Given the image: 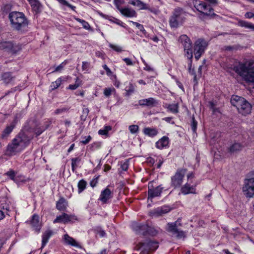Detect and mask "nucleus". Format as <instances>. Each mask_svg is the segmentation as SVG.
Wrapping results in <instances>:
<instances>
[{
	"label": "nucleus",
	"instance_id": "obj_1",
	"mask_svg": "<svg viewBox=\"0 0 254 254\" xmlns=\"http://www.w3.org/2000/svg\"><path fill=\"white\" fill-rule=\"evenodd\" d=\"M32 135H29L26 132L22 131L14 138L12 143L8 144L6 150V155L13 156L20 152L29 143L32 138Z\"/></svg>",
	"mask_w": 254,
	"mask_h": 254
},
{
	"label": "nucleus",
	"instance_id": "obj_2",
	"mask_svg": "<svg viewBox=\"0 0 254 254\" xmlns=\"http://www.w3.org/2000/svg\"><path fill=\"white\" fill-rule=\"evenodd\" d=\"M8 18L11 27L17 31H24L28 27L29 21L23 12L12 11L9 13Z\"/></svg>",
	"mask_w": 254,
	"mask_h": 254
},
{
	"label": "nucleus",
	"instance_id": "obj_3",
	"mask_svg": "<svg viewBox=\"0 0 254 254\" xmlns=\"http://www.w3.org/2000/svg\"><path fill=\"white\" fill-rule=\"evenodd\" d=\"M233 70L246 82L254 83V68L249 67L247 63H239Z\"/></svg>",
	"mask_w": 254,
	"mask_h": 254
},
{
	"label": "nucleus",
	"instance_id": "obj_4",
	"mask_svg": "<svg viewBox=\"0 0 254 254\" xmlns=\"http://www.w3.org/2000/svg\"><path fill=\"white\" fill-rule=\"evenodd\" d=\"M232 105L236 107L239 113L246 116L251 112V105L244 98L237 95L232 96Z\"/></svg>",
	"mask_w": 254,
	"mask_h": 254
},
{
	"label": "nucleus",
	"instance_id": "obj_5",
	"mask_svg": "<svg viewBox=\"0 0 254 254\" xmlns=\"http://www.w3.org/2000/svg\"><path fill=\"white\" fill-rule=\"evenodd\" d=\"M186 16V12L183 8L180 7L175 8L169 19L170 26L173 28H177L184 22Z\"/></svg>",
	"mask_w": 254,
	"mask_h": 254
},
{
	"label": "nucleus",
	"instance_id": "obj_6",
	"mask_svg": "<svg viewBox=\"0 0 254 254\" xmlns=\"http://www.w3.org/2000/svg\"><path fill=\"white\" fill-rule=\"evenodd\" d=\"M192 4L194 7L199 12L206 16H214V9L210 4H208L203 0H193Z\"/></svg>",
	"mask_w": 254,
	"mask_h": 254
},
{
	"label": "nucleus",
	"instance_id": "obj_7",
	"mask_svg": "<svg viewBox=\"0 0 254 254\" xmlns=\"http://www.w3.org/2000/svg\"><path fill=\"white\" fill-rule=\"evenodd\" d=\"M179 42L184 48L185 55L189 60L192 58V44L190 39L186 35H181L179 39Z\"/></svg>",
	"mask_w": 254,
	"mask_h": 254
},
{
	"label": "nucleus",
	"instance_id": "obj_8",
	"mask_svg": "<svg viewBox=\"0 0 254 254\" xmlns=\"http://www.w3.org/2000/svg\"><path fill=\"white\" fill-rule=\"evenodd\" d=\"M186 172V169H178L175 174L171 177V186L174 188L180 187L183 183Z\"/></svg>",
	"mask_w": 254,
	"mask_h": 254
},
{
	"label": "nucleus",
	"instance_id": "obj_9",
	"mask_svg": "<svg viewBox=\"0 0 254 254\" xmlns=\"http://www.w3.org/2000/svg\"><path fill=\"white\" fill-rule=\"evenodd\" d=\"M137 247L139 249H142L144 253L148 254L150 251H155L158 247V243L150 240H146L144 242H140Z\"/></svg>",
	"mask_w": 254,
	"mask_h": 254
},
{
	"label": "nucleus",
	"instance_id": "obj_10",
	"mask_svg": "<svg viewBox=\"0 0 254 254\" xmlns=\"http://www.w3.org/2000/svg\"><path fill=\"white\" fill-rule=\"evenodd\" d=\"M207 46V44L203 39H198L195 42L194 47V54L196 60L200 58Z\"/></svg>",
	"mask_w": 254,
	"mask_h": 254
},
{
	"label": "nucleus",
	"instance_id": "obj_11",
	"mask_svg": "<svg viewBox=\"0 0 254 254\" xmlns=\"http://www.w3.org/2000/svg\"><path fill=\"white\" fill-rule=\"evenodd\" d=\"M243 190L247 197L254 196V178L245 180Z\"/></svg>",
	"mask_w": 254,
	"mask_h": 254
},
{
	"label": "nucleus",
	"instance_id": "obj_12",
	"mask_svg": "<svg viewBox=\"0 0 254 254\" xmlns=\"http://www.w3.org/2000/svg\"><path fill=\"white\" fill-rule=\"evenodd\" d=\"M168 226L167 231L171 233L173 235L178 238H182L185 237V233L178 228L177 221L172 223H168Z\"/></svg>",
	"mask_w": 254,
	"mask_h": 254
},
{
	"label": "nucleus",
	"instance_id": "obj_13",
	"mask_svg": "<svg viewBox=\"0 0 254 254\" xmlns=\"http://www.w3.org/2000/svg\"><path fill=\"white\" fill-rule=\"evenodd\" d=\"M163 188L161 186H158L154 187L152 183H149L148 185V199H151L154 197H157L160 195Z\"/></svg>",
	"mask_w": 254,
	"mask_h": 254
},
{
	"label": "nucleus",
	"instance_id": "obj_14",
	"mask_svg": "<svg viewBox=\"0 0 254 254\" xmlns=\"http://www.w3.org/2000/svg\"><path fill=\"white\" fill-rule=\"evenodd\" d=\"M76 218L74 215H68L65 213H63L61 215H59L56 217L54 220V223H67L70 222H73V220H76Z\"/></svg>",
	"mask_w": 254,
	"mask_h": 254
},
{
	"label": "nucleus",
	"instance_id": "obj_15",
	"mask_svg": "<svg viewBox=\"0 0 254 254\" xmlns=\"http://www.w3.org/2000/svg\"><path fill=\"white\" fill-rule=\"evenodd\" d=\"M138 103L142 106L152 107L156 106L158 104V101L154 98H149L140 100Z\"/></svg>",
	"mask_w": 254,
	"mask_h": 254
},
{
	"label": "nucleus",
	"instance_id": "obj_16",
	"mask_svg": "<svg viewBox=\"0 0 254 254\" xmlns=\"http://www.w3.org/2000/svg\"><path fill=\"white\" fill-rule=\"evenodd\" d=\"M196 185L191 186L189 183H186L183 186L181 189L182 193L184 195H187L189 193H195V187Z\"/></svg>",
	"mask_w": 254,
	"mask_h": 254
},
{
	"label": "nucleus",
	"instance_id": "obj_17",
	"mask_svg": "<svg viewBox=\"0 0 254 254\" xmlns=\"http://www.w3.org/2000/svg\"><path fill=\"white\" fill-rule=\"evenodd\" d=\"M129 3L134 6H137L140 10L147 9L151 12H155V11L152 9L150 8L148 6L147 4L144 3L140 0H131L129 1Z\"/></svg>",
	"mask_w": 254,
	"mask_h": 254
},
{
	"label": "nucleus",
	"instance_id": "obj_18",
	"mask_svg": "<svg viewBox=\"0 0 254 254\" xmlns=\"http://www.w3.org/2000/svg\"><path fill=\"white\" fill-rule=\"evenodd\" d=\"M131 228L136 233L142 234V232L147 228V225L134 222L131 224Z\"/></svg>",
	"mask_w": 254,
	"mask_h": 254
},
{
	"label": "nucleus",
	"instance_id": "obj_19",
	"mask_svg": "<svg viewBox=\"0 0 254 254\" xmlns=\"http://www.w3.org/2000/svg\"><path fill=\"white\" fill-rule=\"evenodd\" d=\"M112 192L108 188L103 190L100 196V200L104 203H106L107 200L112 197Z\"/></svg>",
	"mask_w": 254,
	"mask_h": 254
},
{
	"label": "nucleus",
	"instance_id": "obj_20",
	"mask_svg": "<svg viewBox=\"0 0 254 254\" xmlns=\"http://www.w3.org/2000/svg\"><path fill=\"white\" fill-rule=\"evenodd\" d=\"M169 142V137L166 136H164L156 142V147L160 149H163L168 145Z\"/></svg>",
	"mask_w": 254,
	"mask_h": 254
},
{
	"label": "nucleus",
	"instance_id": "obj_21",
	"mask_svg": "<svg viewBox=\"0 0 254 254\" xmlns=\"http://www.w3.org/2000/svg\"><path fill=\"white\" fill-rule=\"evenodd\" d=\"M30 223L35 231L39 233L41 229V226L39 224V216L38 215L34 214L32 216Z\"/></svg>",
	"mask_w": 254,
	"mask_h": 254
},
{
	"label": "nucleus",
	"instance_id": "obj_22",
	"mask_svg": "<svg viewBox=\"0 0 254 254\" xmlns=\"http://www.w3.org/2000/svg\"><path fill=\"white\" fill-rule=\"evenodd\" d=\"M120 11L122 14L127 17H136L137 15L136 12L134 10L129 8H123L121 9Z\"/></svg>",
	"mask_w": 254,
	"mask_h": 254
},
{
	"label": "nucleus",
	"instance_id": "obj_23",
	"mask_svg": "<svg viewBox=\"0 0 254 254\" xmlns=\"http://www.w3.org/2000/svg\"><path fill=\"white\" fill-rule=\"evenodd\" d=\"M64 240L65 243L67 245H69L76 248H82L81 246L79 245L73 238L70 237L68 234H65L64 235Z\"/></svg>",
	"mask_w": 254,
	"mask_h": 254
},
{
	"label": "nucleus",
	"instance_id": "obj_24",
	"mask_svg": "<svg viewBox=\"0 0 254 254\" xmlns=\"http://www.w3.org/2000/svg\"><path fill=\"white\" fill-rule=\"evenodd\" d=\"M143 132L145 135L151 137L155 136L158 133V131L157 129L149 127L144 128Z\"/></svg>",
	"mask_w": 254,
	"mask_h": 254
},
{
	"label": "nucleus",
	"instance_id": "obj_25",
	"mask_svg": "<svg viewBox=\"0 0 254 254\" xmlns=\"http://www.w3.org/2000/svg\"><path fill=\"white\" fill-rule=\"evenodd\" d=\"M53 234V232L51 230H48L45 232L42 236V247L41 249L43 248L46 244L48 243L49 239Z\"/></svg>",
	"mask_w": 254,
	"mask_h": 254
},
{
	"label": "nucleus",
	"instance_id": "obj_26",
	"mask_svg": "<svg viewBox=\"0 0 254 254\" xmlns=\"http://www.w3.org/2000/svg\"><path fill=\"white\" fill-rule=\"evenodd\" d=\"M13 78V77L12 76L10 72H4L1 75V80L6 84L10 83Z\"/></svg>",
	"mask_w": 254,
	"mask_h": 254
},
{
	"label": "nucleus",
	"instance_id": "obj_27",
	"mask_svg": "<svg viewBox=\"0 0 254 254\" xmlns=\"http://www.w3.org/2000/svg\"><path fill=\"white\" fill-rule=\"evenodd\" d=\"M29 3L33 11L36 13L40 12L41 4L38 0H32Z\"/></svg>",
	"mask_w": 254,
	"mask_h": 254
},
{
	"label": "nucleus",
	"instance_id": "obj_28",
	"mask_svg": "<svg viewBox=\"0 0 254 254\" xmlns=\"http://www.w3.org/2000/svg\"><path fill=\"white\" fill-rule=\"evenodd\" d=\"M243 146L240 143H235L229 148V151L231 153H236L242 149Z\"/></svg>",
	"mask_w": 254,
	"mask_h": 254
},
{
	"label": "nucleus",
	"instance_id": "obj_29",
	"mask_svg": "<svg viewBox=\"0 0 254 254\" xmlns=\"http://www.w3.org/2000/svg\"><path fill=\"white\" fill-rule=\"evenodd\" d=\"M238 25L241 27L249 28L254 31V24L250 22L240 20L238 21Z\"/></svg>",
	"mask_w": 254,
	"mask_h": 254
},
{
	"label": "nucleus",
	"instance_id": "obj_30",
	"mask_svg": "<svg viewBox=\"0 0 254 254\" xmlns=\"http://www.w3.org/2000/svg\"><path fill=\"white\" fill-rule=\"evenodd\" d=\"M164 107L167 108L168 110L173 113L176 114L178 113L179 106L177 104H165Z\"/></svg>",
	"mask_w": 254,
	"mask_h": 254
},
{
	"label": "nucleus",
	"instance_id": "obj_31",
	"mask_svg": "<svg viewBox=\"0 0 254 254\" xmlns=\"http://www.w3.org/2000/svg\"><path fill=\"white\" fill-rule=\"evenodd\" d=\"M158 232V231L157 230H156L154 228L152 227H149L147 225V228L146 229V230H144L142 232V235H145L147 234L152 235V236H155L156 235Z\"/></svg>",
	"mask_w": 254,
	"mask_h": 254
},
{
	"label": "nucleus",
	"instance_id": "obj_32",
	"mask_svg": "<svg viewBox=\"0 0 254 254\" xmlns=\"http://www.w3.org/2000/svg\"><path fill=\"white\" fill-rule=\"evenodd\" d=\"M12 47V44L9 41H1L0 42V49L9 51Z\"/></svg>",
	"mask_w": 254,
	"mask_h": 254
},
{
	"label": "nucleus",
	"instance_id": "obj_33",
	"mask_svg": "<svg viewBox=\"0 0 254 254\" xmlns=\"http://www.w3.org/2000/svg\"><path fill=\"white\" fill-rule=\"evenodd\" d=\"M56 207L59 210H64L66 207V204L65 199L63 198H61L57 202Z\"/></svg>",
	"mask_w": 254,
	"mask_h": 254
},
{
	"label": "nucleus",
	"instance_id": "obj_34",
	"mask_svg": "<svg viewBox=\"0 0 254 254\" xmlns=\"http://www.w3.org/2000/svg\"><path fill=\"white\" fill-rule=\"evenodd\" d=\"M71 170L74 172L78 166V164L81 161L80 157L73 158L71 159Z\"/></svg>",
	"mask_w": 254,
	"mask_h": 254
},
{
	"label": "nucleus",
	"instance_id": "obj_35",
	"mask_svg": "<svg viewBox=\"0 0 254 254\" xmlns=\"http://www.w3.org/2000/svg\"><path fill=\"white\" fill-rule=\"evenodd\" d=\"M14 126L15 125L13 124H11L9 126L7 127L3 131L2 134V137H6L8 135H9L12 131L14 127Z\"/></svg>",
	"mask_w": 254,
	"mask_h": 254
},
{
	"label": "nucleus",
	"instance_id": "obj_36",
	"mask_svg": "<svg viewBox=\"0 0 254 254\" xmlns=\"http://www.w3.org/2000/svg\"><path fill=\"white\" fill-rule=\"evenodd\" d=\"M169 209L164 207L158 208L154 210V214L156 216H160L169 212Z\"/></svg>",
	"mask_w": 254,
	"mask_h": 254
},
{
	"label": "nucleus",
	"instance_id": "obj_37",
	"mask_svg": "<svg viewBox=\"0 0 254 254\" xmlns=\"http://www.w3.org/2000/svg\"><path fill=\"white\" fill-rule=\"evenodd\" d=\"M112 129V127L110 126H106L103 129H101L98 131L100 135L108 136V132Z\"/></svg>",
	"mask_w": 254,
	"mask_h": 254
},
{
	"label": "nucleus",
	"instance_id": "obj_38",
	"mask_svg": "<svg viewBox=\"0 0 254 254\" xmlns=\"http://www.w3.org/2000/svg\"><path fill=\"white\" fill-rule=\"evenodd\" d=\"M87 183L84 180H80L78 183V192L81 193L85 188Z\"/></svg>",
	"mask_w": 254,
	"mask_h": 254
},
{
	"label": "nucleus",
	"instance_id": "obj_39",
	"mask_svg": "<svg viewBox=\"0 0 254 254\" xmlns=\"http://www.w3.org/2000/svg\"><path fill=\"white\" fill-rule=\"evenodd\" d=\"M62 83V78L61 77H60L58 78L55 82H53L50 86V87L52 90H55L57 88H58Z\"/></svg>",
	"mask_w": 254,
	"mask_h": 254
},
{
	"label": "nucleus",
	"instance_id": "obj_40",
	"mask_svg": "<svg viewBox=\"0 0 254 254\" xmlns=\"http://www.w3.org/2000/svg\"><path fill=\"white\" fill-rule=\"evenodd\" d=\"M67 61L65 60L62 63H61L59 65L57 66L54 70H53L52 72H61L63 70L65 66V65L67 64Z\"/></svg>",
	"mask_w": 254,
	"mask_h": 254
},
{
	"label": "nucleus",
	"instance_id": "obj_41",
	"mask_svg": "<svg viewBox=\"0 0 254 254\" xmlns=\"http://www.w3.org/2000/svg\"><path fill=\"white\" fill-rule=\"evenodd\" d=\"M6 175H7L9 178L11 180H13L14 182H17L18 180L17 179V178H16V173L12 170H10L7 172L5 173Z\"/></svg>",
	"mask_w": 254,
	"mask_h": 254
},
{
	"label": "nucleus",
	"instance_id": "obj_42",
	"mask_svg": "<svg viewBox=\"0 0 254 254\" xmlns=\"http://www.w3.org/2000/svg\"><path fill=\"white\" fill-rule=\"evenodd\" d=\"M75 19L79 22V23H81L83 27L86 29V30H89L90 29V26L89 25V23L85 21L84 20L81 19L79 18H75Z\"/></svg>",
	"mask_w": 254,
	"mask_h": 254
},
{
	"label": "nucleus",
	"instance_id": "obj_43",
	"mask_svg": "<svg viewBox=\"0 0 254 254\" xmlns=\"http://www.w3.org/2000/svg\"><path fill=\"white\" fill-rule=\"evenodd\" d=\"M130 132L132 134L136 133L139 130V127L137 125H130L128 127Z\"/></svg>",
	"mask_w": 254,
	"mask_h": 254
},
{
	"label": "nucleus",
	"instance_id": "obj_44",
	"mask_svg": "<svg viewBox=\"0 0 254 254\" xmlns=\"http://www.w3.org/2000/svg\"><path fill=\"white\" fill-rule=\"evenodd\" d=\"M114 3L118 10L120 11L121 9L123 8L121 6L125 3V1L124 0H114Z\"/></svg>",
	"mask_w": 254,
	"mask_h": 254
},
{
	"label": "nucleus",
	"instance_id": "obj_45",
	"mask_svg": "<svg viewBox=\"0 0 254 254\" xmlns=\"http://www.w3.org/2000/svg\"><path fill=\"white\" fill-rule=\"evenodd\" d=\"M89 110L87 108H84L82 111V114L80 116L81 120L85 121L89 114Z\"/></svg>",
	"mask_w": 254,
	"mask_h": 254
},
{
	"label": "nucleus",
	"instance_id": "obj_46",
	"mask_svg": "<svg viewBox=\"0 0 254 254\" xmlns=\"http://www.w3.org/2000/svg\"><path fill=\"white\" fill-rule=\"evenodd\" d=\"M197 122L193 117L192 118V122L191 123V127L193 132H195L197 128Z\"/></svg>",
	"mask_w": 254,
	"mask_h": 254
},
{
	"label": "nucleus",
	"instance_id": "obj_47",
	"mask_svg": "<svg viewBox=\"0 0 254 254\" xmlns=\"http://www.w3.org/2000/svg\"><path fill=\"white\" fill-rule=\"evenodd\" d=\"M109 20L110 21H111L113 23H115L119 25H120L122 27H124L123 22L117 18L112 17V18L109 19Z\"/></svg>",
	"mask_w": 254,
	"mask_h": 254
},
{
	"label": "nucleus",
	"instance_id": "obj_48",
	"mask_svg": "<svg viewBox=\"0 0 254 254\" xmlns=\"http://www.w3.org/2000/svg\"><path fill=\"white\" fill-rule=\"evenodd\" d=\"M68 108L67 107H63L62 108L57 109L55 111V114H60L66 112L68 110Z\"/></svg>",
	"mask_w": 254,
	"mask_h": 254
},
{
	"label": "nucleus",
	"instance_id": "obj_49",
	"mask_svg": "<svg viewBox=\"0 0 254 254\" xmlns=\"http://www.w3.org/2000/svg\"><path fill=\"white\" fill-rule=\"evenodd\" d=\"M126 91L128 95H130L134 91V87L131 84H129V86L126 88Z\"/></svg>",
	"mask_w": 254,
	"mask_h": 254
},
{
	"label": "nucleus",
	"instance_id": "obj_50",
	"mask_svg": "<svg viewBox=\"0 0 254 254\" xmlns=\"http://www.w3.org/2000/svg\"><path fill=\"white\" fill-rule=\"evenodd\" d=\"M112 91V89L110 88H105L104 91V95L107 97H109L111 95Z\"/></svg>",
	"mask_w": 254,
	"mask_h": 254
},
{
	"label": "nucleus",
	"instance_id": "obj_51",
	"mask_svg": "<svg viewBox=\"0 0 254 254\" xmlns=\"http://www.w3.org/2000/svg\"><path fill=\"white\" fill-rule=\"evenodd\" d=\"M110 47L118 52H120L122 51L121 47H120V46H117V45H115L110 44Z\"/></svg>",
	"mask_w": 254,
	"mask_h": 254
},
{
	"label": "nucleus",
	"instance_id": "obj_52",
	"mask_svg": "<svg viewBox=\"0 0 254 254\" xmlns=\"http://www.w3.org/2000/svg\"><path fill=\"white\" fill-rule=\"evenodd\" d=\"M60 3H61L63 5H66L69 7H70L71 8H73L74 7L69 3H68L65 0H57Z\"/></svg>",
	"mask_w": 254,
	"mask_h": 254
},
{
	"label": "nucleus",
	"instance_id": "obj_53",
	"mask_svg": "<svg viewBox=\"0 0 254 254\" xmlns=\"http://www.w3.org/2000/svg\"><path fill=\"white\" fill-rule=\"evenodd\" d=\"M44 130H45V129L43 128H41L39 127V128H36L34 130V132H35V134L36 135V136H38L40 134H41Z\"/></svg>",
	"mask_w": 254,
	"mask_h": 254
},
{
	"label": "nucleus",
	"instance_id": "obj_54",
	"mask_svg": "<svg viewBox=\"0 0 254 254\" xmlns=\"http://www.w3.org/2000/svg\"><path fill=\"white\" fill-rule=\"evenodd\" d=\"M103 68L106 70V74L108 75V76H110L112 74V72L111 71V70H110V69L108 67V66L106 65V64H104L103 65Z\"/></svg>",
	"mask_w": 254,
	"mask_h": 254
},
{
	"label": "nucleus",
	"instance_id": "obj_55",
	"mask_svg": "<svg viewBox=\"0 0 254 254\" xmlns=\"http://www.w3.org/2000/svg\"><path fill=\"white\" fill-rule=\"evenodd\" d=\"M128 167V162L126 161L121 165V168L123 171H127Z\"/></svg>",
	"mask_w": 254,
	"mask_h": 254
},
{
	"label": "nucleus",
	"instance_id": "obj_56",
	"mask_svg": "<svg viewBox=\"0 0 254 254\" xmlns=\"http://www.w3.org/2000/svg\"><path fill=\"white\" fill-rule=\"evenodd\" d=\"M85 139L84 140H82L81 141V142L83 144H87L91 139V137L90 135H88L86 138L85 137Z\"/></svg>",
	"mask_w": 254,
	"mask_h": 254
},
{
	"label": "nucleus",
	"instance_id": "obj_57",
	"mask_svg": "<svg viewBox=\"0 0 254 254\" xmlns=\"http://www.w3.org/2000/svg\"><path fill=\"white\" fill-rule=\"evenodd\" d=\"M245 16L247 18H254V13L252 12H247L245 13Z\"/></svg>",
	"mask_w": 254,
	"mask_h": 254
},
{
	"label": "nucleus",
	"instance_id": "obj_58",
	"mask_svg": "<svg viewBox=\"0 0 254 254\" xmlns=\"http://www.w3.org/2000/svg\"><path fill=\"white\" fill-rule=\"evenodd\" d=\"M89 63L87 62H82V69L83 70H86L89 66Z\"/></svg>",
	"mask_w": 254,
	"mask_h": 254
},
{
	"label": "nucleus",
	"instance_id": "obj_59",
	"mask_svg": "<svg viewBox=\"0 0 254 254\" xmlns=\"http://www.w3.org/2000/svg\"><path fill=\"white\" fill-rule=\"evenodd\" d=\"M16 178H17V179L18 180L17 182H15L16 183H18L20 182H25L26 181V180H25L24 177L22 176H17Z\"/></svg>",
	"mask_w": 254,
	"mask_h": 254
},
{
	"label": "nucleus",
	"instance_id": "obj_60",
	"mask_svg": "<svg viewBox=\"0 0 254 254\" xmlns=\"http://www.w3.org/2000/svg\"><path fill=\"white\" fill-rule=\"evenodd\" d=\"M123 61L126 63V64L127 65H132L133 64L131 60L129 58H126L123 59Z\"/></svg>",
	"mask_w": 254,
	"mask_h": 254
},
{
	"label": "nucleus",
	"instance_id": "obj_61",
	"mask_svg": "<svg viewBox=\"0 0 254 254\" xmlns=\"http://www.w3.org/2000/svg\"><path fill=\"white\" fill-rule=\"evenodd\" d=\"M236 48L234 46H228L225 47V50H227V51H233V50H236Z\"/></svg>",
	"mask_w": 254,
	"mask_h": 254
},
{
	"label": "nucleus",
	"instance_id": "obj_62",
	"mask_svg": "<svg viewBox=\"0 0 254 254\" xmlns=\"http://www.w3.org/2000/svg\"><path fill=\"white\" fill-rule=\"evenodd\" d=\"M194 177V175L192 173H190L187 175V178L188 181H190L191 180V179H192Z\"/></svg>",
	"mask_w": 254,
	"mask_h": 254
},
{
	"label": "nucleus",
	"instance_id": "obj_63",
	"mask_svg": "<svg viewBox=\"0 0 254 254\" xmlns=\"http://www.w3.org/2000/svg\"><path fill=\"white\" fill-rule=\"evenodd\" d=\"M74 84L77 85L78 87L81 84V81L78 77L76 78L75 83Z\"/></svg>",
	"mask_w": 254,
	"mask_h": 254
},
{
	"label": "nucleus",
	"instance_id": "obj_64",
	"mask_svg": "<svg viewBox=\"0 0 254 254\" xmlns=\"http://www.w3.org/2000/svg\"><path fill=\"white\" fill-rule=\"evenodd\" d=\"M77 88H78L77 86L75 84H70L68 86V88L71 89V90H75V89H76Z\"/></svg>",
	"mask_w": 254,
	"mask_h": 254
}]
</instances>
